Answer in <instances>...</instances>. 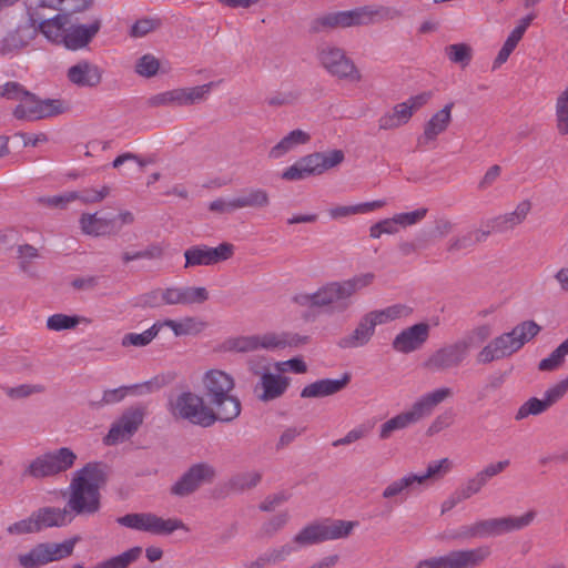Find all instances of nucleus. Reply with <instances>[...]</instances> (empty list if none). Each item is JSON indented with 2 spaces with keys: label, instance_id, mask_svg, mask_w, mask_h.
<instances>
[{
  "label": "nucleus",
  "instance_id": "nucleus-51",
  "mask_svg": "<svg viewBox=\"0 0 568 568\" xmlns=\"http://www.w3.org/2000/svg\"><path fill=\"white\" fill-rule=\"evenodd\" d=\"M182 305L202 304L209 300L205 287L181 286Z\"/></svg>",
  "mask_w": 568,
  "mask_h": 568
},
{
  "label": "nucleus",
  "instance_id": "nucleus-42",
  "mask_svg": "<svg viewBox=\"0 0 568 568\" xmlns=\"http://www.w3.org/2000/svg\"><path fill=\"white\" fill-rule=\"evenodd\" d=\"M385 205V201L377 200L373 202L361 203L356 205H339L328 210V214L333 220H339L354 214L374 211Z\"/></svg>",
  "mask_w": 568,
  "mask_h": 568
},
{
  "label": "nucleus",
  "instance_id": "nucleus-53",
  "mask_svg": "<svg viewBox=\"0 0 568 568\" xmlns=\"http://www.w3.org/2000/svg\"><path fill=\"white\" fill-rule=\"evenodd\" d=\"M75 192H65L59 195L52 196H40L37 199V203L47 207L65 209L71 202L75 201Z\"/></svg>",
  "mask_w": 568,
  "mask_h": 568
},
{
  "label": "nucleus",
  "instance_id": "nucleus-63",
  "mask_svg": "<svg viewBox=\"0 0 568 568\" xmlns=\"http://www.w3.org/2000/svg\"><path fill=\"white\" fill-rule=\"evenodd\" d=\"M93 3L94 0H63L61 14H65V18L70 19V17L74 13L89 10Z\"/></svg>",
  "mask_w": 568,
  "mask_h": 568
},
{
  "label": "nucleus",
  "instance_id": "nucleus-10",
  "mask_svg": "<svg viewBox=\"0 0 568 568\" xmlns=\"http://www.w3.org/2000/svg\"><path fill=\"white\" fill-rule=\"evenodd\" d=\"M452 396L453 390L449 387H440L425 394L413 404L409 410L400 413L385 422L381 426L379 438L387 439L394 432L404 429L424 417L429 416L438 404Z\"/></svg>",
  "mask_w": 568,
  "mask_h": 568
},
{
  "label": "nucleus",
  "instance_id": "nucleus-40",
  "mask_svg": "<svg viewBox=\"0 0 568 568\" xmlns=\"http://www.w3.org/2000/svg\"><path fill=\"white\" fill-rule=\"evenodd\" d=\"M489 236L487 230H471L462 235L452 237L447 245V251L456 253L463 250H468L484 242Z\"/></svg>",
  "mask_w": 568,
  "mask_h": 568
},
{
  "label": "nucleus",
  "instance_id": "nucleus-28",
  "mask_svg": "<svg viewBox=\"0 0 568 568\" xmlns=\"http://www.w3.org/2000/svg\"><path fill=\"white\" fill-rule=\"evenodd\" d=\"M531 210V203L527 200L521 201L515 211L506 214L495 216L486 222L487 232L490 233H505L514 230L517 225L521 224Z\"/></svg>",
  "mask_w": 568,
  "mask_h": 568
},
{
  "label": "nucleus",
  "instance_id": "nucleus-29",
  "mask_svg": "<svg viewBox=\"0 0 568 568\" xmlns=\"http://www.w3.org/2000/svg\"><path fill=\"white\" fill-rule=\"evenodd\" d=\"M453 102L447 103L443 109L437 111L425 124L424 133L418 138V145H426L443 133L452 121Z\"/></svg>",
  "mask_w": 568,
  "mask_h": 568
},
{
  "label": "nucleus",
  "instance_id": "nucleus-15",
  "mask_svg": "<svg viewBox=\"0 0 568 568\" xmlns=\"http://www.w3.org/2000/svg\"><path fill=\"white\" fill-rule=\"evenodd\" d=\"M490 556L488 546L452 550L417 562L415 568H477Z\"/></svg>",
  "mask_w": 568,
  "mask_h": 568
},
{
  "label": "nucleus",
  "instance_id": "nucleus-5",
  "mask_svg": "<svg viewBox=\"0 0 568 568\" xmlns=\"http://www.w3.org/2000/svg\"><path fill=\"white\" fill-rule=\"evenodd\" d=\"M355 521L326 518L311 523L303 527L292 539L278 548L282 560H286L293 552L300 548L318 545L328 540L347 538L354 527Z\"/></svg>",
  "mask_w": 568,
  "mask_h": 568
},
{
  "label": "nucleus",
  "instance_id": "nucleus-18",
  "mask_svg": "<svg viewBox=\"0 0 568 568\" xmlns=\"http://www.w3.org/2000/svg\"><path fill=\"white\" fill-rule=\"evenodd\" d=\"M469 343L466 339L445 344L433 352L423 363L424 368L442 373L459 367L467 358Z\"/></svg>",
  "mask_w": 568,
  "mask_h": 568
},
{
  "label": "nucleus",
  "instance_id": "nucleus-17",
  "mask_svg": "<svg viewBox=\"0 0 568 568\" xmlns=\"http://www.w3.org/2000/svg\"><path fill=\"white\" fill-rule=\"evenodd\" d=\"M116 521L121 526L159 536L171 535L178 529L189 530L181 519H164L152 513L126 514L119 517Z\"/></svg>",
  "mask_w": 568,
  "mask_h": 568
},
{
  "label": "nucleus",
  "instance_id": "nucleus-44",
  "mask_svg": "<svg viewBox=\"0 0 568 568\" xmlns=\"http://www.w3.org/2000/svg\"><path fill=\"white\" fill-rule=\"evenodd\" d=\"M80 322H89L85 317L70 316L65 314H53L47 320V327L50 331L60 332L74 328Z\"/></svg>",
  "mask_w": 568,
  "mask_h": 568
},
{
  "label": "nucleus",
  "instance_id": "nucleus-64",
  "mask_svg": "<svg viewBox=\"0 0 568 568\" xmlns=\"http://www.w3.org/2000/svg\"><path fill=\"white\" fill-rule=\"evenodd\" d=\"M568 392V377L558 382L556 385L551 386L545 392V400L548 404L549 408L556 404L559 399L564 397V395Z\"/></svg>",
  "mask_w": 568,
  "mask_h": 568
},
{
  "label": "nucleus",
  "instance_id": "nucleus-3",
  "mask_svg": "<svg viewBox=\"0 0 568 568\" xmlns=\"http://www.w3.org/2000/svg\"><path fill=\"white\" fill-rule=\"evenodd\" d=\"M402 12L393 7L363 6L352 10L337 11L323 14L314 19L310 24L312 33H320L336 28H351L371 26L388 20H395Z\"/></svg>",
  "mask_w": 568,
  "mask_h": 568
},
{
  "label": "nucleus",
  "instance_id": "nucleus-50",
  "mask_svg": "<svg viewBox=\"0 0 568 568\" xmlns=\"http://www.w3.org/2000/svg\"><path fill=\"white\" fill-rule=\"evenodd\" d=\"M557 128L560 134H568V87L557 99Z\"/></svg>",
  "mask_w": 568,
  "mask_h": 568
},
{
  "label": "nucleus",
  "instance_id": "nucleus-26",
  "mask_svg": "<svg viewBox=\"0 0 568 568\" xmlns=\"http://www.w3.org/2000/svg\"><path fill=\"white\" fill-rule=\"evenodd\" d=\"M36 29L28 18L26 22L19 24L13 30H10L0 40V54L8 55L11 53H17L29 45L30 42L36 39Z\"/></svg>",
  "mask_w": 568,
  "mask_h": 568
},
{
  "label": "nucleus",
  "instance_id": "nucleus-25",
  "mask_svg": "<svg viewBox=\"0 0 568 568\" xmlns=\"http://www.w3.org/2000/svg\"><path fill=\"white\" fill-rule=\"evenodd\" d=\"M430 326L425 322L414 324L396 335L392 346L396 352L409 354L420 349L429 338Z\"/></svg>",
  "mask_w": 568,
  "mask_h": 568
},
{
  "label": "nucleus",
  "instance_id": "nucleus-31",
  "mask_svg": "<svg viewBox=\"0 0 568 568\" xmlns=\"http://www.w3.org/2000/svg\"><path fill=\"white\" fill-rule=\"evenodd\" d=\"M101 21L94 20L91 24L71 26L65 30L63 44L69 50H79L84 48L99 32Z\"/></svg>",
  "mask_w": 568,
  "mask_h": 568
},
{
  "label": "nucleus",
  "instance_id": "nucleus-34",
  "mask_svg": "<svg viewBox=\"0 0 568 568\" xmlns=\"http://www.w3.org/2000/svg\"><path fill=\"white\" fill-rule=\"evenodd\" d=\"M534 19L535 14L530 13L520 20L519 24L510 32L504 45L499 50L494 62V68L499 67L507 61Z\"/></svg>",
  "mask_w": 568,
  "mask_h": 568
},
{
  "label": "nucleus",
  "instance_id": "nucleus-60",
  "mask_svg": "<svg viewBox=\"0 0 568 568\" xmlns=\"http://www.w3.org/2000/svg\"><path fill=\"white\" fill-rule=\"evenodd\" d=\"M29 91L22 84L16 81H9L0 85V97L8 100L19 101L27 95Z\"/></svg>",
  "mask_w": 568,
  "mask_h": 568
},
{
  "label": "nucleus",
  "instance_id": "nucleus-9",
  "mask_svg": "<svg viewBox=\"0 0 568 568\" xmlns=\"http://www.w3.org/2000/svg\"><path fill=\"white\" fill-rule=\"evenodd\" d=\"M166 409L174 419L186 420L203 428H209L219 422L211 407L204 404V398L191 390L169 395Z\"/></svg>",
  "mask_w": 568,
  "mask_h": 568
},
{
  "label": "nucleus",
  "instance_id": "nucleus-61",
  "mask_svg": "<svg viewBox=\"0 0 568 568\" xmlns=\"http://www.w3.org/2000/svg\"><path fill=\"white\" fill-rule=\"evenodd\" d=\"M320 156L322 173L333 169L344 161V152L342 150H332L328 152H317Z\"/></svg>",
  "mask_w": 568,
  "mask_h": 568
},
{
  "label": "nucleus",
  "instance_id": "nucleus-46",
  "mask_svg": "<svg viewBox=\"0 0 568 568\" xmlns=\"http://www.w3.org/2000/svg\"><path fill=\"white\" fill-rule=\"evenodd\" d=\"M261 479L262 474L260 471L240 473L230 479V487L236 491H244L256 487Z\"/></svg>",
  "mask_w": 568,
  "mask_h": 568
},
{
  "label": "nucleus",
  "instance_id": "nucleus-62",
  "mask_svg": "<svg viewBox=\"0 0 568 568\" xmlns=\"http://www.w3.org/2000/svg\"><path fill=\"white\" fill-rule=\"evenodd\" d=\"M44 392V387L42 385H30L22 384L17 387H9L6 389V394L13 399L26 398L32 394H40Z\"/></svg>",
  "mask_w": 568,
  "mask_h": 568
},
{
  "label": "nucleus",
  "instance_id": "nucleus-33",
  "mask_svg": "<svg viewBox=\"0 0 568 568\" xmlns=\"http://www.w3.org/2000/svg\"><path fill=\"white\" fill-rule=\"evenodd\" d=\"M33 515L39 531L51 527H63L72 521L67 507H43L33 511Z\"/></svg>",
  "mask_w": 568,
  "mask_h": 568
},
{
  "label": "nucleus",
  "instance_id": "nucleus-49",
  "mask_svg": "<svg viewBox=\"0 0 568 568\" xmlns=\"http://www.w3.org/2000/svg\"><path fill=\"white\" fill-rule=\"evenodd\" d=\"M175 378V375L172 373L160 374L146 381L142 384L133 385L134 389H139V394H149L153 392H158L161 388L170 385Z\"/></svg>",
  "mask_w": 568,
  "mask_h": 568
},
{
  "label": "nucleus",
  "instance_id": "nucleus-58",
  "mask_svg": "<svg viewBox=\"0 0 568 568\" xmlns=\"http://www.w3.org/2000/svg\"><path fill=\"white\" fill-rule=\"evenodd\" d=\"M10 535H26L39 532L33 513L30 517L16 521L7 528Z\"/></svg>",
  "mask_w": 568,
  "mask_h": 568
},
{
  "label": "nucleus",
  "instance_id": "nucleus-38",
  "mask_svg": "<svg viewBox=\"0 0 568 568\" xmlns=\"http://www.w3.org/2000/svg\"><path fill=\"white\" fill-rule=\"evenodd\" d=\"M310 140L308 133L300 129L293 130L270 150L268 156L280 159L297 145L305 144Z\"/></svg>",
  "mask_w": 568,
  "mask_h": 568
},
{
  "label": "nucleus",
  "instance_id": "nucleus-30",
  "mask_svg": "<svg viewBox=\"0 0 568 568\" xmlns=\"http://www.w3.org/2000/svg\"><path fill=\"white\" fill-rule=\"evenodd\" d=\"M351 381V375L345 373L339 379L324 378L306 385L302 392L303 398H320L334 395L344 389Z\"/></svg>",
  "mask_w": 568,
  "mask_h": 568
},
{
  "label": "nucleus",
  "instance_id": "nucleus-24",
  "mask_svg": "<svg viewBox=\"0 0 568 568\" xmlns=\"http://www.w3.org/2000/svg\"><path fill=\"white\" fill-rule=\"evenodd\" d=\"M27 13L37 34L42 33L48 41L63 44L67 30L65 26L70 22V19L65 18V14L58 13L52 18L45 19L37 8H29Z\"/></svg>",
  "mask_w": 568,
  "mask_h": 568
},
{
  "label": "nucleus",
  "instance_id": "nucleus-12",
  "mask_svg": "<svg viewBox=\"0 0 568 568\" xmlns=\"http://www.w3.org/2000/svg\"><path fill=\"white\" fill-rule=\"evenodd\" d=\"M400 311L398 306H390L381 311H372L363 315L355 329L341 337L337 342L339 348L349 349L358 348L367 345L375 334L377 325L385 324L390 320L399 316Z\"/></svg>",
  "mask_w": 568,
  "mask_h": 568
},
{
  "label": "nucleus",
  "instance_id": "nucleus-32",
  "mask_svg": "<svg viewBox=\"0 0 568 568\" xmlns=\"http://www.w3.org/2000/svg\"><path fill=\"white\" fill-rule=\"evenodd\" d=\"M290 385V378L276 374H264L256 384L255 392L261 388L262 393L257 395L262 402H270L281 397Z\"/></svg>",
  "mask_w": 568,
  "mask_h": 568
},
{
  "label": "nucleus",
  "instance_id": "nucleus-22",
  "mask_svg": "<svg viewBox=\"0 0 568 568\" xmlns=\"http://www.w3.org/2000/svg\"><path fill=\"white\" fill-rule=\"evenodd\" d=\"M145 408L143 406H132L126 408L120 418L111 425L108 435L104 438L106 445H115L132 437L143 424Z\"/></svg>",
  "mask_w": 568,
  "mask_h": 568
},
{
  "label": "nucleus",
  "instance_id": "nucleus-56",
  "mask_svg": "<svg viewBox=\"0 0 568 568\" xmlns=\"http://www.w3.org/2000/svg\"><path fill=\"white\" fill-rule=\"evenodd\" d=\"M161 20L158 18H143L136 20L130 30V36L133 38H142L148 33L159 29Z\"/></svg>",
  "mask_w": 568,
  "mask_h": 568
},
{
  "label": "nucleus",
  "instance_id": "nucleus-35",
  "mask_svg": "<svg viewBox=\"0 0 568 568\" xmlns=\"http://www.w3.org/2000/svg\"><path fill=\"white\" fill-rule=\"evenodd\" d=\"M416 474H408L402 478L392 481L382 493L383 498L394 505H400L407 498L409 490L417 485Z\"/></svg>",
  "mask_w": 568,
  "mask_h": 568
},
{
  "label": "nucleus",
  "instance_id": "nucleus-19",
  "mask_svg": "<svg viewBox=\"0 0 568 568\" xmlns=\"http://www.w3.org/2000/svg\"><path fill=\"white\" fill-rule=\"evenodd\" d=\"M217 82H209L194 88H179L154 94L148 99V105L158 106H183L192 105L203 101Z\"/></svg>",
  "mask_w": 568,
  "mask_h": 568
},
{
  "label": "nucleus",
  "instance_id": "nucleus-37",
  "mask_svg": "<svg viewBox=\"0 0 568 568\" xmlns=\"http://www.w3.org/2000/svg\"><path fill=\"white\" fill-rule=\"evenodd\" d=\"M115 224V219L98 217L97 213H84L80 217V226L84 234L102 236L110 234Z\"/></svg>",
  "mask_w": 568,
  "mask_h": 568
},
{
  "label": "nucleus",
  "instance_id": "nucleus-8",
  "mask_svg": "<svg viewBox=\"0 0 568 568\" xmlns=\"http://www.w3.org/2000/svg\"><path fill=\"white\" fill-rule=\"evenodd\" d=\"M541 331V326L535 321H524L517 324L510 332L504 333L491 339L477 354V362L489 364L517 353L526 343L535 338Z\"/></svg>",
  "mask_w": 568,
  "mask_h": 568
},
{
  "label": "nucleus",
  "instance_id": "nucleus-54",
  "mask_svg": "<svg viewBox=\"0 0 568 568\" xmlns=\"http://www.w3.org/2000/svg\"><path fill=\"white\" fill-rule=\"evenodd\" d=\"M75 192V201L79 200L83 204H94L103 201L109 196L111 189L108 185H103L100 190L84 189Z\"/></svg>",
  "mask_w": 568,
  "mask_h": 568
},
{
  "label": "nucleus",
  "instance_id": "nucleus-52",
  "mask_svg": "<svg viewBox=\"0 0 568 568\" xmlns=\"http://www.w3.org/2000/svg\"><path fill=\"white\" fill-rule=\"evenodd\" d=\"M160 69V61L151 53L142 55L135 63V72L144 78L154 77Z\"/></svg>",
  "mask_w": 568,
  "mask_h": 568
},
{
  "label": "nucleus",
  "instance_id": "nucleus-14",
  "mask_svg": "<svg viewBox=\"0 0 568 568\" xmlns=\"http://www.w3.org/2000/svg\"><path fill=\"white\" fill-rule=\"evenodd\" d=\"M77 459V455L68 447L45 453L34 458L23 470L22 477L42 479L52 477L70 469Z\"/></svg>",
  "mask_w": 568,
  "mask_h": 568
},
{
  "label": "nucleus",
  "instance_id": "nucleus-13",
  "mask_svg": "<svg viewBox=\"0 0 568 568\" xmlns=\"http://www.w3.org/2000/svg\"><path fill=\"white\" fill-rule=\"evenodd\" d=\"M308 336L297 333L283 332L281 334L266 333L263 335L241 336L229 341L230 349L236 352H252L258 348L275 349L297 347L306 344Z\"/></svg>",
  "mask_w": 568,
  "mask_h": 568
},
{
  "label": "nucleus",
  "instance_id": "nucleus-16",
  "mask_svg": "<svg viewBox=\"0 0 568 568\" xmlns=\"http://www.w3.org/2000/svg\"><path fill=\"white\" fill-rule=\"evenodd\" d=\"M78 538L67 539L62 542H40L27 554L18 556L22 568H39L50 562L70 557L73 554Z\"/></svg>",
  "mask_w": 568,
  "mask_h": 568
},
{
  "label": "nucleus",
  "instance_id": "nucleus-43",
  "mask_svg": "<svg viewBox=\"0 0 568 568\" xmlns=\"http://www.w3.org/2000/svg\"><path fill=\"white\" fill-rule=\"evenodd\" d=\"M161 325L156 322L143 333H128L122 337L121 345L123 347L135 346L143 347L149 345L160 333Z\"/></svg>",
  "mask_w": 568,
  "mask_h": 568
},
{
  "label": "nucleus",
  "instance_id": "nucleus-6",
  "mask_svg": "<svg viewBox=\"0 0 568 568\" xmlns=\"http://www.w3.org/2000/svg\"><path fill=\"white\" fill-rule=\"evenodd\" d=\"M355 521L326 518L311 523L303 527L292 539L278 548L282 560H286L293 552L300 548L318 545L328 540L347 538L354 527Z\"/></svg>",
  "mask_w": 568,
  "mask_h": 568
},
{
  "label": "nucleus",
  "instance_id": "nucleus-55",
  "mask_svg": "<svg viewBox=\"0 0 568 568\" xmlns=\"http://www.w3.org/2000/svg\"><path fill=\"white\" fill-rule=\"evenodd\" d=\"M40 257L39 250L31 244H21L17 246V258L19 260V268L23 273H28L31 261Z\"/></svg>",
  "mask_w": 568,
  "mask_h": 568
},
{
  "label": "nucleus",
  "instance_id": "nucleus-39",
  "mask_svg": "<svg viewBox=\"0 0 568 568\" xmlns=\"http://www.w3.org/2000/svg\"><path fill=\"white\" fill-rule=\"evenodd\" d=\"M412 118V108L407 102H402L393 108V111L382 115L378 120L381 130H392L406 124Z\"/></svg>",
  "mask_w": 568,
  "mask_h": 568
},
{
  "label": "nucleus",
  "instance_id": "nucleus-21",
  "mask_svg": "<svg viewBox=\"0 0 568 568\" xmlns=\"http://www.w3.org/2000/svg\"><path fill=\"white\" fill-rule=\"evenodd\" d=\"M216 475L215 468L207 463L192 465L171 487L172 495L186 497L196 491L203 484H210Z\"/></svg>",
  "mask_w": 568,
  "mask_h": 568
},
{
  "label": "nucleus",
  "instance_id": "nucleus-20",
  "mask_svg": "<svg viewBox=\"0 0 568 568\" xmlns=\"http://www.w3.org/2000/svg\"><path fill=\"white\" fill-rule=\"evenodd\" d=\"M64 112L63 101L59 99L40 100L36 94L28 92L13 109L18 120L34 121Z\"/></svg>",
  "mask_w": 568,
  "mask_h": 568
},
{
  "label": "nucleus",
  "instance_id": "nucleus-1",
  "mask_svg": "<svg viewBox=\"0 0 568 568\" xmlns=\"http://www.w3.org/2000/svg\"><path fill=\"white\" fill-rule=\"evenodd\" d=\"M373 273H366L352 278L329 282L314 293H298L293 302L308 308H321L327 314H342L354 303L355 294L372 284Z\"/></svg>",
  "mask_w": 568,
  "mask_h": 568
},
{
  "label": "nucleus",
  "instance_id": "nucleus-59",
  "mask_svg": "<svg viewBox=\"0 0 568 568\" xmlns=\"http://www.w3.org/2000/svg\"><path fill=\"white\" fill-rule=\"evenodd\" d=\"M509 464H510V462L508 459L488 464L486 467H484L481 470H479L475 476L484 485H486L490 478L503 473L509 466Z\"/></svg>",
  "mask_w": 568,
  "mask_h": 568
},
{
  "label": "nucleus",
  "instance_id": "nucleus-48",
  "mask_svg": "<svg viewBox=\"0 0 568 568\" xmlns=\"http://www.w3.org/2000/svg\"><path fill=\"white\" fill-rule=\"evenodd\" d=\"M549 408L545 398L539 399L537 397H531L527 402H525L517 410L515 415L516 420H521L527 418L530 415H540Z\"/></svg>",
  "mask_w": 568,
  "mask_h": 568
},
{
  "label": "nucleus",
  "instance_id": "nucleus-2",
  "mask_svg": "<svg viewBox=\"0 0 568 568\" xmlns=\"http://www.w3.org/2000/svg\"><path fill=\"white\" fill-rule=\"evenodd\" d=\"M101 469L98 464L89 463L77 471L69 486L65 507L72 519L90 518L101 510L99 480Z\"/></svg>",
  "mask_w": 568,
  "mask_h": 568
},
{
  "label": "nucleus",
  "instance_id": "nucleus-23",
  "mask_svg": "<svg viewBox=\"0 0 568 568\" xmlns=\"http://www.w3.org/2000/svg\"><path fill=\"white\" fill-rule=\"evenodd\" d=\"M233 253L234 246L227 242L221 243L216 247H210L207 245H194L184 252V267L189 268L194 266L214 265L231 258Z\"/></svg>",
  "mask_w": 568,
  "mask_h": 568
},
{
  "label": "nucleus",
  "instance_id": "nucleus-47",
  "mask_svg": "<svg viewBox=\"0 0 568 568\" xmlns=\"http://www.w3.org/2000/svg\"><path fill=\"white\" fill-rule=\"evenodd\" d=\"M445 53L452 62L462 67L468 65L473 58V50L467 43L449 44L445 48Z\"/></svg>",
  "mask_w": 568,
  "mask_h": 568
},
{
  "label": "nucleus",
  "instance_id": "nucleus-36",
  "mask_svg": "<svg viewBox=\"0 0 568 568\" xmlns=\"http://www.w3.org/2000/svg\"><path fill=\"white\" fill-rule=\"evenodd\" d=\"M236 210L241 209H264L270 204V196L266 190L258 187H246L234 197Z\"/></svg>",
  "mask_w": 568,
  "mask_h": 568
},
{
  "label": "nucleus",
  "instance_id": "nucleus-11",
  "mask_svg": "<svg viewBox=\"0 0 568 568\" xmlns=\"http://www.w3.org/2000/svg\"><path fill=\"white\" fill-rule=\"evenodd\" d=\"M318 64L334 79L348 83L361 82L363 75L354 60L339 47L323 43L316 49Z\"/></svg>",
  "mask_w": 568,
  "mask_h": 568
},
{
  "label": "nucleus",
  "instance_id": "nucleus-45",
  "mask_svg": "<svg viewBox=\"0 0 568 568\" xmlns=\"http://www.w3.org/2000/svg\"><path fill=\"white\" fill-rule=\"evenodd\" d=\"M452 468V462L448 458H443L437 462H433L427 466V469L422 475H416L415 480L417 485H424L428 479H437L447 474Z\"/></svg>",
  "mask_w": 568,
  "mask_h": 568
},
{
  "label": "nucleus",
  "instance_id": "nucleus-57",
  "mask_svg": "<svg viewBox=\"0 0 568 568\" xmlns=\"http://www.w3.org/2000/svg\"><path fill=\"white\" fill-rule=\"evenodd\" d=\"M135 306L142 308H160L164 306L162 288H154L138 296Z\"/></svg>",
  "mask_w": 568,
  "mask_h": 568
},
{
  "label": "nucleus",
  "instance_id": "nucleus-27",
  "mask_svg": "<svg viewBox=\"0 0 568 568\" xmlns=\"http://www.w3.org/2000/svg\"><path fill=\"white\" fill-rule=\"evenodd\" d=\"M67 79L78 88H95L102 81V71L90 61L80 60L68 69Z\"/></svg>",
  "mask_w": 568,
  "mask_h": 568
},
{
  "label": "nucleus",
  "instance_id": "nucleus-7",
  "mask_svg": "<svg viewBox=\"0 0 568 568\" xmlns=\"http://www.w3.org/2000/svg\"><path fill=\"white\" fill-rule=\"evenodd\" d=\"M536 517V511L529 510L519 517H500L477 520L463 525L446 534V538L455 541L497 537L529 526Z\"/></svg>",
  "mask_w": 568,
  "mask_h": 568
},
{
  "label": "nucleus",
  "instance_id": "nucleus-41",
  "mask_svg": "<svg viewBox=\"0 0 568 568\" xmlns=\"http://www.w3.org/2000/svg\"><path fill=\"white\" fill-rule=\"evenodd\" d=\"M156 324L163 327H169L173 331L175 336L194 335L202 331L203 324L200 323L195 317H185L181 321L164 320L158 321Z\"/></svg>",
  "mask_w": 568,
  "mask_h": 568
},
{
  "label": "nucleus",
  "instance_id": "nucleus-4",
  "mask_svg": "<svg viewBox=\"0 0 568 568\" xmlns=\"http://www.w3.org/2000/svg\"><path fill=\"white\" fill-rule=\"evenodd\" d=\"M202 383L205 398L219 422H234L242 412L240 398L232 393L235 387L234 378L224 371L210 369L204 374Z\"/></svg>",
  "mask_w": 568,
  "mask_h": 568
}]
</instances>
